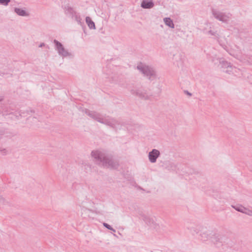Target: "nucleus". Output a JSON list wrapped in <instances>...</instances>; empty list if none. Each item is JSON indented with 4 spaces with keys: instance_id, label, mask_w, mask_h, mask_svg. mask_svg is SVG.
I'll return each instance as SVG.
<instances>
[{
    "instance_id": "f257e3e1",
    "label": "nucleus",
    "mask_w": 252,
    "mask_h": 252,
    "mask_svg": "<svg viewBox=\"0 0 252 252\" xmlns=\"http://www.w3.org/2000/svg\"><path fill=\"white\" fill-rule=\"evenodd\" d=\"M91 155L94 162L103 167L115 169L118 168L119 163L113 159L111 156L100 151H92Z\"/></svg>"
},
{
    "instance_id": "f03ea898",
    "label": "nucleus",
    "mask_w": 252,
    "mask_h": 252,
    "mask_svg": "<svg viewBox=\"0 0 252 252\" xmlns=\"http://www.w3.org/2000/svg\"><path fill=\"white\" fill-rule=\"evenodd\" d=\"M85 113L99 123L109 126L114 128H116L117 126L120 125V122L114 118L109 117L104 118H101V115L100 113L94 111L86 110Z\"/></svg>"
},
{
    "instance_id": "7ed1b4c3",
    "label": "nucleus",
    "mask_w": 252,
    "mask_h": 252,
    "mask_svg": "<svg viewBox=\"0 0 252 252\" xmlns=\"http://www.w3.org/2000/svg\"><path fill=\"white\" fill-rule=\"evenodd\" d=\"M138 69L149 80H153L156 78V73L153 68L140 63L137 66Z\"/></svg>"
},
{
    "instance_id": "20e7f679",
    "label": "nucleus",
    "mask_w": 252,
    "mask_h": 252,
    "mask_svg": "<svg viewBox=\"0 0 252 252\" xmlns=\"http://www.w3.org/2000/svg\"><path fill=\"white\" fill-rule=\"evenodd\" d=\"M212 13L216 19L223 23H227L232 16L229 12H223L216 9H213Z\"/></svg>"
},
{
    "instance_id": "39448f33",
    "label": "nucleus",
    "mask_w": 252,
    "mask_h": 252,
    "mask_svg": "<svg viewBox=\"0 0 252 252\" xmlns=\"http://www.w3.org/2000/svg\"><path fill=\"white\" fill-rule=\"evenodd\" d=\"M130 92L132 94L144 100L150 99L152 96V95L149 94L147 91L145 90L133 89H131Z\"/></svg>"
},
{
    "instance_id": "423d86ee",
    "label": "nucleus",
    "mask_w": 252,
    "mask_h": 252,
    "mask_svg": "<svg viewBox=\"0 0 252 252\" xmlns=\"http://www.w3.org/2000/svg\"><path fill=\"white\" fill-rule=\"evenodd\" d=\"M54 43L55 44L56 49L58 51L59 55L63 57H67L70 55V54L64 49L63 44L59 41L54 39Z\"/></svg>"
},
{
    "instance_id": "0eeeda50",
    "label": "nucleus",
    "mask_w": 252,
    "mask_h": 252,
    "mask_svg": "<svg viewBox=\"0 0 252 252\" xmlns=\"http://www.w3.org/2000/svg\"><path fill=\"white\" fill-rule=\"evenodd\" d=\"M160 155V152L157 149H154L149 153L148 158L151 163H155L157 161V159Z\"/></svg>"
},
{
    "instance_id": "6e6552de",
    "label": "nucleus",
    "mask_w": 252,
    "mask_h": 252,
    "mask_svg": "<svg viewBox=\"0 0 252 252\" xmlns=\"http://www.w3.org/2000/svg\"><path fill=\"white\" fill-rule=\"evenodd\" d=\"M143 220L149 226L153 227L154 229L157 230L159 228V226L156 222H155L153 218H150L147 216H143Z\"/></svg>"
},
{
    "instance_id": "1a4fd4ad",
    "label": "nucleus",
    "mask_w": 252,
    "mask_h": 252,
    "mask_svg": "<svg viewBox=\"0 0 252 252\" xmlns=\"http://www.w3.org/2000/svg\"><path fill=\"white\" fill-rule=\"evenodd\" d=\"M211 242L217 247H220L222 245L221 236L218 234H214L211 237Z\"/></svg>"
},
{
    "instance_id": "9d476101",
    "label": "nucleus",
    "mask_w": 252,
    "mask_h": 252,
    "mask_svg": "<svg viewBox=\"0 0 252 252\" xmlns=\"http://www.w3.org/2000/svg\"><path fill=\"white\" fill-rule=\"evenodd\" d=\"M154 5V3L152 0L148 1L143 0L141 4V6L144 9H150L152 8Z\"/></svg>"
},
{
    "instance_id": "9b49d317",
    "label": "nucleus",
    "mask_w": 252,
    "mask_h": 252,
    "mask_svg": "<svg viewBox=\"0 0 252 252\" xmlns=\"http://www.w3.org/2000/svg\"><path fill=\"white\" fill-rule=\"evenodd\" d=\"M220 64L221 65L222 68L233 69V66L230 63L225 61L223 58H219L218 59Z\"/></svg>"
},
{
    "instance_id": "f8f14e48",
    "label": "nucleus",
    "mask_w": 252,
    "mask_h": 252,
    "mask_svg": "<svg viewBox=\"0 0 252 252\" xmlns=\"http://www.w3.org/2000/svg\"><path fill=\"white\" fill-rule=\"evenodd\" d=\"M14 12L19 16H29V13L26 12L24 9L15 7L14 8Z\"/></svg>"
},
{
    "instance_id": "ddd939ff",
    "label": "nucleus",
    "mask_w": 252,
    "mask_h": 252,
    "mask_svg": "<svg viewBox=\"0 0 252 252\" xmlns=\"http://www.w3.org/2000/svg\"><path fill=\"white\" fill-rule=\"evenodd\" d=\"M200 236L202 240L203 241H206L209 239H211L212 234L209 231H205L201 233Z\"/></svg>"
},
{
    "instance_id": "4468645a",
    "label": "nucleus",
    "mask_w": 252,
    "mask_h": 252,
    "mask_svg": "<svg viewBox=\"0 0 252 252\" xmlns=\"http://www.w3.org/2000/svg\"><path fill=\"white\" fill-rule=\"evenodd\" d=\"M86 22L90 29H95V24L90 17H86Z\"/></svg>"
},
{
    "instance_id": "2eb2a0df",
    "label": "nucleus",
    "mask_w": 252,
    "mask_h": 252,
    "mask_svg": "<svg viewBox=\"0 0 252 252\" xmlns=\"http://www.w3.org/2000/svg\"><path fill=\"white\" fill-rule=\"evenodd\" d=\"M163 21L166 26L172 29L174 28V24L171 18L166 17L163 19Z\"/></svg>"
},
{
    "instance_id": "dca6fc26",
    "label": "nucleus",
    "mask_w": 252,
    "mask_h": 252,
    "mask_svg": "<svg viewBox=\"0 0 252 252\" xmlns=\"http://www.w3.org/2000/svg\"><path fill=\"white\" fill-rule=\"evenodd\" d=\"M66 14H69V15L72 17V18H73V15L75 13H76L74 10L69 6H67V7H66Z\"/></svg>"
},
{
    "instance_id": "f3484780",
    "label": "nucleus",
    "mask_w": 252,
    "mask_h": 252,
    "mask_svg": "<svg viewBox=\"0 0 252 252\" xmlns=\"http://www.w3.org/2000/svg\"><path fill=\"white\" fill-rule=\"evenodd\" d=\"M231 206L233 208L235 209L236 211H237L239 212H241V213L243 212V211H244V209L245 208V207L241 205H236V206L232 205Z\"/></svg>"
},
{
    "instance_id": "a211bd4d",
    "label": "nucleus",
    "mask_w": 252,
    "mask_h": 252,
    "mask_svg": "<svg viewBox=\"0 0 252 252\" xmlns=\"http://www.w3.org/2000/svg\"><path fill=\"white\" fill-rule=\"evenodd\" d=\"M9 118H11L12 120L19 119V117L21 116V115L19 113L14 114L13 113H10L8 115Z\"/></svg>"
},
{
    "instance_id": "6ab92c4d",
    "label": "nucleus",
    "mask_w": 252,
    "mask_h": 252,
    "mask_svg": "<svg viewBox=\"0 0 252 252\" xmlns=\"http://www.w3.org/2000/svg\"><path fill=\"white\" fill-rule=\"evenodd\" d=\"M166 168L167 169H168V170H175L176 169V166L174 164V163H173L172 162L169 161L168 162V165H167Z\"/></svg>"
},
{
    "instance_id": "aec40b11",
    "label": "nucleus",
    "mask_w": 252,
    "mask_h": 252,
    "mask_svg": "<svg viewBox=\"0 0 252 252\" xmlns=\"http://www.w3.org/2000/svg\"><path fill=\"white\" fill-rule=\"evenodd\" d=\"M74 18L75 20L79 24H81V20L82 19L80 17V16L77 13H75L73 15V18Z\"/></svg>"
},
{
    "instance_id": "412c9836",
    "label": "nucleus",
    "mask_w": 252,
    "mask_h": 252,
    "mask_svg": "<svg viewBox=\"0 0 252 252\" xmlns=\"http://www.w3.org/2000/svg\"><path fill=\"white\" fill-rule=\"evenodd\" d=\"M84 169L87 171H90L91 170L92 167L91 165L89 163L84 162L82 163Z\"/></svg>"
},
{
    "instance_id": "4be33fe9",
    "label": "nucleus",
    "mask_w": 252,
    "mask_h": 252,
    "mask_svg": "<svg viewBox=\"0 0 252 252\" xmlns=\"http://www.w3.org/2000/svg\"><path fill=\"white\" fill-rule=\"evenodd\" d=\"M242 213L252 217V210H250L246 207L244 208L243 212Z\"/></svg>"
},
{
    "instance_id": "5701e85b",
    "label": "nucleus",
    "mask_w": 252,
    "mask_h": 252,
    "mask_svg": "<svg viewBox=\"0 0 252 252\" xmlns=\"http://www.w3.org/2000/svg\"><path fill=\"white\" fill-rule=\"evenodd\" d=\"M11 0H0V4L7 6Z\"/></svg>"
},
{
    "instance_id": "b1692460",
    "label": "nucleus",
    "mask_w": 252,
    "mask_h": 252,
    "mask_svg": "<svg viewBox=\"0 0 252 252\" xmlns=\"http://www.w3.org/2000/svg\"><path fill=\"white\" fill-rule=\"evenodd\" d=\"M103 226L106 227V228H107L109 230H112L113 231V232H116V230L114 229L113 227H112L109 224H108V223H105V222H104L103 223Z\"/></svg>"
},
{
    "instance_id": "393cba45",
    "label": "nucleus",
    "mask_w": 252,
    "mask_h": 252,
    "mask_svg": "<svg viewBox=\"0 0 252 252\" xmlns=\"http://www.w3.org/2000/svg\"><path fill=\"white\" fill-rule=\"evenodd\" d=\"M233 70H236V68L235 67H233V69H228V68H226V70L225 71V72L228 73V74H230L231 73H233Z\"/></svg>"
},
{
    "instance_id": "a878e982",
    "label": "nucleus",
    "mask_w": 252,
    "mask_h": 252,
    "mask_svg": "<svg viewBox=\"0 0 252 252\" xmlns=\"http://www.w3.org/2000/svg\"><path fill=\"white\" fill-rule=\"evenodd\" d=\"M208 33L211 35H214L215 36L218 37V34H217L216 33V32H215L213 31L210 30V31H208Z\"/></svg>"
},
{
    "instance_id": "bb28decb",
    "label": "nucleus",
    "mask_w": 252,
    "mask_h": 252,
    "mask_svg": "<svg viewBox=\"0 0 252 252\" xmlns=\"http://www.w3.org/2000/svg\"><path fill=\"white\" fill-rule=\"evenodd\" d=\"M81 211H82V214H83V213H86L88 211H90V210L89 209H88L87 208H85V207H83L81 209Z\"/></svg>"
},
{
    "instance_id": "cd10ccee",
    "label": "nucleus",
    "mask_w": 252,
    "mask_h": 252,
    "mask_svg": "<svg viewBox=\"0 0 252 252\" xmlns=\"http://www.w3.org/2000/svg\"><path fill=\"white\" fill-rule=\"evenodd\" d=\"M4 203H5L4 198L2 196L0 195V203L3 204H4Z\"/></svg>"
},
{
    "instance_id": "c85d7f7f",
    "label": "nucleus",
    "mask_w": 252,
    "mask_h": 252,
    "mask_svg": "<svg viewBox=\"0 0 252 252\" xmlns=\"http://www.w3.org/2000/svg\"><path fill=\"white\" fill-rule=\"evenodd\" d=\"M184 92L186 94H187L189 96L192 95V94L190 93L188 91H185Z\"/></svg>"
},
{
    "instance_id": "c756f323",
    "label": "nucleus",
    "mask_w": 252,
    "mask_h": 252,
    "mask_svg": "<svg viewBox=\"0 0 252 252\" xmlns=\"http://www.w3.org/2000/svg\"><path fill=\"white\" fill-rule=\"evenodd\" d=\"M2 135H3V131L2 130H0V138L2 137L1 136Z\"/></svg>"
},
{
    "instance_id": "7c9ffc66",
    "label": "nucleus",
    "mask_w": 252,
    "mask_h": 252,
    "mask_svg": "<svg viewBox=\"0 0 252 252\" xmlns=\"http://www.w3.org/2000/svg\"><path fill=\"white\" fill-rule=\"evenodd\" d=\"M3 99V97L2 96H0V102L2 101Z\"/></svg>"
},
{
    "instance_id": "2f4dec72",
    "label": "nucleus",
    "mask_w": 252,
    "mask_h": 252,
    "mask_svg": "<svg viewBox=\"0 0 252 252\" xmlns=\"http://www.w3.org/2000/svg\"><path fill=\"white\" fill-rule=\"evenodd\" d=\"M43 46H44V43H42L40 44V45H39V47H42Z\"/></svg>"
}]
</instances>
